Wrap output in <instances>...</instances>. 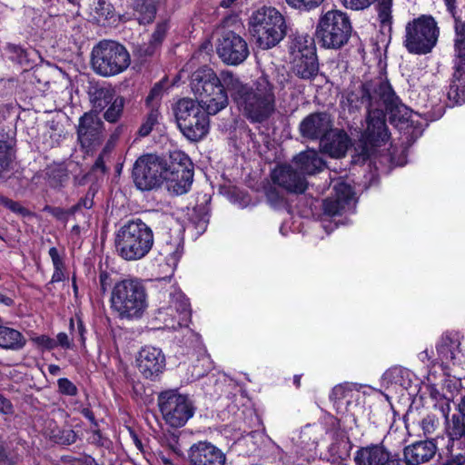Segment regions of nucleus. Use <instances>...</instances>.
<instances>
[{"label": "nucleus", "instance_id": "0e129e2a", "mask_svg": "<svg viewBox=\"0 0 465 465\" xmlns=\"http://www.w3.org/2000/svg\"><path fill=\"white\" fill-rule=\"evenodd\" d=\"M54 342L56 343V347L60 346L65 350L74 349V343L65 332H59Z\"/></svg>", "mask_w": 465, "mask_h": 465}, {"label": "nucleus", "instance_id": "ddd939ff", "mask_svg": "<svg viewBox=\"0 0 465 465\" xmlns=\"http://www.w3.org/2000/svg\"><path fill=\"white\" fill-rule=\"evenodd\" d=\"M158 406L165 422L173 428L184 426L195 411L190 398L177 390L162 391L158 396Z\"/></svg>", "mask_w": 465, "mask_h": 465}, {"label": "nucleus", "instance_id": "f3484780", "mask_svg": "<svg viewBox=\"0 0 465 465\" xmlns=\"http://www.w3.org/2000/svg\"><path fill=\"white\" fill-rule=\"evenodd\" d=\"M334 194L322 203L324 214L328 216L341 215L354 207V192L351 185L343 182L337 183L333 187Z\"/></svg>", "mask_w": 465, "mask_h": 465}, {"label": "nucleus", "instance_id": "6e6552de", "mask_svg": "<svg viewBox=\"0 0 465 465\" xmlns=\"http://www.w3.org/2000/svg\"><path fill=\"white\" fill-rule=\"evenodd\" d=\"M92 67L99 75L109 77L125 71L131 63L130 54L121 44L104 40L92 50Z\"/></svg>", "mask_w": 465, "mask_h": 465}, {"label": "nucleus", "instance_id": "f704fd0d", "mask_svg": "<svg viewBox=\"0 0 465 465\" xmlns=\"http://www.w3.org/2000/svg\"><path fill=\"white\" fill-rule=\"evenodd\" d=\"M163 252L166 256L168 264L173 267V271L183 253V239L179 232L174 236L170 235L169 239L165 240Z\"/></svg>", "mask_w": 465, "mask_h": 465}, {"label": "nucleus", "instance_id": "72a5a7b5", "mask_svg": "<svg viewBox=\"0 0 465 465\" xmlns=\"http://www.w3.org/2000/svg\"><path fill=\"white\" fill-rule=\"evenodd\" d=\"M170 29L167 20L160 21L156 24L155 28L151 35L148 45L141 46L139 53L141 56H151L156 49L160 47Z\"/></svg>", "mask_w": 465, "mask_h": 465}, {"label": "nucleus", "instance_id": "f03ea898", "mask_svg": "<svg viewBox=\"0 0 465 465\" xmlns=\"http://www.w3.org/2000/svg\"><path fill=\"white\" fill-rule=\"evenodd\" d=\"M232 101L252 123H262L275 111L273 85L267 76L259 77L252 85L243 84L234 74H225Z\"/></svg>", "mask_w": 465, "mask_h": 465}, {"label": "nucleus", "instance_id": "864d4df0", "mask_svg": "<svg viewBox=\"0 0 465 465\" xmlns=\"http://www.w3.org/2000/svg\"><path fill=\"white\" fill-rule=\"evenodd\" d=\"M69 329H70L71 334L73 335V339L76 338L84 346L85 343L86 330H85L83 321L80 318H78L76 320V327H75L74 319H71L70 322H69Z\"/></svg>", "mask_w": 465, "mask_h": 465}, {"label": "nucleus", "instance_id": "a19ab883", "mask_svg": "<svg viewBox=\"0 0 465 465\" xmlns=\"http://www.w3.org/2000/svg\"><path fill=\"white\" fill-rule=\"evenodd\" d=\"M447 452L442 458L441 465H464L465 450L459 447L460 442L450 440Z\"/></svg>", "mask_w": 465, "mask_h": 465}, {"label": "nucleus", "instance_id": "c9c22d12", "mask_svg": "<svg viewBox=\"0 0 465 465\" xmlns=\"http://www.w3.org/2000/svg\"><path fill=\"white\" fill-rule=\"evenodd\" d=\"M290 52L292 58L316 54L314 40L308 35H298L294 36L291 45Z\"/></svg>", "mask_w": 465, "mask_h": 465}, {"label": "nucleus", "instance_id": "6e6d98bb", "mask_svg": "<svg viewBox=\"0 0 465 465\" xmlns=\"http://www.w3.org/2000/svg\"><path fill=\"white\" fill-rule=\"evenodd\" d=\"M109 158L110 149L108 146H105L96 158L92 170L94 172H100L101 173H104L107 171L106 162L109 160Z\"/></svg>", "mask_w": 465, "mask_h": 465}, {"label": "nucleus", "instance_id": "052dcab7", "mask_svg": "<svg viewBox=\"0 0 465 465\" xmlns=\"http://www.w3.org/2000/svg\"><path fill=\"white\" fill-rule=\"evenodd\" d=\"M94 10L99 16L108 18L113 13V5L106 0H97Z\"/></svg>", "mask_w": 465, "mask_h": 465}, {"label": "nucleus", "instance_id": "4d7b16f0", "mask_svg": "<svg viewBox=\"0 0 465 465\" xmlns=\"http://www.w3.org/2000/svg\"><path fill=\"white\" fill-rule=\"evenodd\" d=\"M425 436L432 435L439 427V420L434 415H427L420 422Z\"/></svg>", "mask_w": 465, "mask_h": 465}, {"label": "nucleus", "instance_id": "dca6fc26", "mask_svg": "<svg viewBox=\"0 0 465 465\" xmlns=\"http://www.w3.org/2000/svg\"><path fill=\"white\" fill-rule=\"evenodd\" d=\"M274 184L292 193H302L307 189V181L292 163L277 165L271 173Z\"/></svg>", "mask_w": 465, "mask_h": 465}, {"label": "nucleus", "instance_id": "338daca9", "mask_svg": "<svg viewBox=\"0 0 465 465\" xmlns=\"http://www.w3.org/2000/svg\"><path fill=\"white\" fill-rule=\"evenodd\" d=\"M100 290L104 294L112 285V279L109 272L102 271L99 274Z\"/></svg>", "mask_w": 465, "mask_h": 465}, {"label": "nucleus", "instance_id": "ea45409f", "mask_svg": "<svg viewBox=\"0 0 465 465\" xmlns=\"http://www.w3.org/2000/svg\"><path fill=\"white\" fill-rule=\"evenodd\" d=\"M410 371L401 367L389 369L383 375L384 381L388 383L408 389L411 386Z\"/></svg>", "mask_w": 465, "mask_h": 465}, {"label": "nucleus", "instance_id": "4c0bfd02", "mask_svg": "<svg viewBox=\"0 0 465 465\" xmlns=\"http://www.w3.org/2000/svg\"><path fill=\"white\" fill-rule=\"evenodd\" d=\"M5 50L8 58L21 65L31 67L35 64L33 59L35 54V49H26L18 45L8 44Z\"/></svg>", "mask_w": 465, "mask_h": 465}, {"label": "nucleus", "instance_id": "6ab92c4d", "mask_svg": "<svg viewBox=\"0 0 465 465\" xmlns=\"http://www.w3.org/2000/svg\"><path fill=\"white\" fill-rule=\"evenodd\" d=\"M137 367L143 378L154 381L165 368V356L159 348L144 347L136 359Z\"/></svg>", "mask_w": 465, "mask_h": 465}, {"label": "nucleus", "instance_id": "8fccbe9b", "mask_svg": "<svg viewBox=\"0 0 465 465\" xmlns=\"http://www.w3.org/2000/svg\"><path fill=\"white\" fill-rule=\"evenodd\" d=\"M96 192V188L94 186H91L87 191L86 194L84 197H82L76 204L70 207L71 214L76 213L83 208L91 209L94 205V197Z\"/></svg>", "mask_w": 465, "mask_h": 465}, {"label": "nucleus", "instance_id": "9b49d317", "mask_svg": "<svg viewBox=\"0 0 465 465\" xmlns=\"http://www.w3.org/2000/svg\"><path fill=\"white\" fill-rule=\"evenodd\" d=\"M168 159L153 153L140 156L133 168V179L141 191L159 188L165 178Z\"/></svg>", "mask_w": 465, "mask_h": 465}, {"label": "nucleus", "instance_id": "58836bf2", "mask_svg": "<svg viewBox=\"0 0 465 465\" xmlns=\"http://www.w3.org/2000/svg\"><path fill=\"white\" fill-rule=\"evenodd\" d=\"M348 443L350 442L348 441ZM348 456L349 449L347 448V442L342 439H336L330 444L327 452L322 456V459L331 463H336L346 460Z\"/></svg>", "mask_w": 465, "mask_h": 465}, {"label": "nucleus", "instance_id": "49530a36", "mask_svg": "<svg viewBox=\"0 0 465 465\" xmlns=\"http://www.w3.org/2000/svg\"><path fill=\"white\" fill-rule=\"evenodd\" d=\"M377 1V11H378V18L381 25V26H388L391 28V6L392 0H376Z\"/></svg>", "mask_w": 465, "mask_h": 465}, {"label": "nucleus", "instance_id": "5701e85b", "mask_svg": "<svg viewBox=\"0 0 465 465\" xmlns=\"http://www.w3.org/2000/svg\"><path fill=\"white\" fill-rule=\"evenodd\" d=\"M351 140L348 134L339 129L329 131L320 142L322 151L332 158H341L345 155Z\"/></svg>", "mask_w": 465, "mask_h": 465}, {"label": "nucleus", "instance_id": "c03bdc74", "mask_svg": "<svg viewBox=\"0 0 465 465\" xmlns=\"http://www.w3.org/2000/svg\"><path fill=\"white\" fill-rule=\"evenodd\" d=\"M125 100L123 96L118 95L105 108L104 118L109 123H116L122 116Z\"/></svg>", "mask_w": 465, "mask_h": 465}, {"label": "nucleus", "instance_id": "473e14b6", "mask_svg": "<svg viewBox=\"0 0 465 465\" xmlns=\"http://www.w3.org/2000/svg\"><path fill=\"white\" fill-rule=\"evenodd\" d=\"M90 101L93 110L101 113L111 104L117 96L116 91L111 85L94 86L89 92Z\"/></svg>", "mask_w": 465, "mask_h": 465}, {"label": "nucleus", "instance_id": "c85d7f7f", "mask_svg": "<svg viewBox=\"0 0 465 465\" xmlns=\"http://www.w3.org/2000/svg\"><path fill=\"white\" fill-rule=\"evenodd\" d=\"M460 341L458 333H444L436 347L440 359L443 362L456 364L457 355L460 352Z\"/></svg>", "mask_w": 465, "mask_h": 465}, {"label": "nucleus", "instance_id": "aec40b11", "mask_svg": "<svg viewBox=\"0 0 465 465\" xmlns=\"http://www.w3.org/2000/svg\"><path fill=\"white\" fill-rule=\"evenodd\" d=\"M190 465H225L226 455L222 450L208 441L193 444L188 451Z\"/></svg>", "mask_w": 465, "mask_h": 465}, {"label": "nucleus", "instance_id": "f8f14e48", "mask_svg": "<svg viewBox=\"0 0 465 465\" xmlns=\"http://www.w3.org/2000/svg\"><path fill=\"white\" fill-rule=\"evenodd\" d=\"M164 176V183L171 193H186L193 181V164L190 157L179 150L171 152Z\"/></svg>", "mask_w": 465, "mask_h": 465}, {"label": "nucleus", "instance_id": "412c9836", "mask_svg": "<svg viewBox=\"0 0 465 465\" xmlns=\"http://www.w3.org/2000/svg\"><path fill=\"white\" fill-rule=\"evenodd\" d=\"M331 127V115L325 112H316L310 114L300 123L299 131L303 138L321 142Z\"/></svg>", "mask_w": 465, "mask_h": 465}, {"label": "nucleus", "instance_id": "a18cd8bd", "mask_svg": "<svg viewBox=\"0 0 465 465\" xmlns=\"http://www.w3.org/2000/svg\"><path fill=\"white\" fill-rule=\"evenodd\" d=\"M50 438L57 444L71 445L77 440L78 434L69 428L56 429L51 431Z\"/></svg>", "mask_w": 465, "mask_h": 465}, {"label": "nucleus", "instance_id": "4468645a", "mask_svg": "<svg viewBox=\"0 0 465 465\" xmlns=\"http://www.w3.org/2000/svg\"><path fill=\"white\" fill-rule=\"evenodd\" d=\"M216 51L221 60L229 65H238L249 56L246 41L232 31L224 32L218 40Z\"/></svg>", "mask_w": 465, "mask_h": 465}, {"label": "nucleus", "instance_id": "b1692460", "mask_svg": "<svg viewBox=\"0 0 465 465\" xmlns=\"http://www.w3.org/2000/svg\"><path fill=\"white\" fill-rule=\"evenodd\" d=\"M438 447L434 440H419L403 449L404 457L412 465H421L430 461L436 455Z\"/></svg>", "mask_w": 465, "mask_h": 465}, {"label": "nucleus", "instance_id": "de8ad7c7", "mask_svg": "<svg viewBox=\"0 0 465 465\" xmlns=\"http://www.w3.org/2000/svg\"><path fill=\"white\" fill-rule=\"evenodd\" d=\"M455 31L456 60L465 61V23L457 24L455 26Z\"/></svg>", "mask_w": 465, "mask_h": 465}, {"label": "nucleus", "instance_id": "37998d69", "mask_svg": "<svg viewBox=\"0 0 465 465\" xmlns=\"http://www.w3.org/2000/svg\"><path fill=\"white\" fill-rule=\"evenodd\" d=\"M48 254L52 260L54 266V272L51 278V282H59L64 280V262L60 256L58 250L55 247H51Z\"/></svg>", "mask_w": 465, "mask_h": 465}, {"label": "nucleus", "instance_id": "39448f33", "mask_svg": "<svg viewBox=\"0 0 465 465\" xmlns=\"http://www.w3.org/2000/svg\"><path fill=\"white\" fill-rule=\"evenodd\" d=\"M153 243L152 228L140 218L127 221L115 233V250L124 261H138L144 258L152 250Z\"/></svg>", "mask_w": 465, "mask_h": 465}, {"label": "nucleus", "instance_id": "2eb2a0df", "mask_svg": "<svg viewBox=\"0 0 465 465\" xmlns=\"http://www.w3.org/2000/svg\"><path fill=\"white\" fill-rule=\"evenodd\" d=\"M367 110V127L363 136L372 146H381L384 144L391 136L388 130L383 109L376 106L365 108Z\"/></svg>", "mask_w": 465, "mask_h": 465}, {"label": "nucleus", "instance_id": "e433bc0d", "mask_svg": "<svg viewBox=\"0 0 465 465\" xmlns=\"http://www.w3.org/2000/svg\"><path fill=\"white\" fill-rule=\"evenodd\" d=\"M25 345L23 334L9 327L0 326V346L5 349L20 350Z\"/></svg>", "mask_w": 465, "mask_h": 465}, {"label": "nucleus", "instance_id": "5fc2aeb1", "mask_svg": "<svg viewBox=\"0 0 465 465\" xmlns=\"http://www.w3.org/2000/svg\"><path fill=\"white\" fill-rule=\"evenodd\" d=\"M351 392V389L349 384H347V383L339 384V385H336L332 389L329 398L331 401L336 403V402L347 398Z\"/></svg>", "mask_w": 465, "mask_h": 465}, {"label": "nucleus", "instance_id": "774afa93", "mask_svg": "<svg viewBox=\"0 0 465 465\" xmlns=\"http://www.w3.org/2000/svg\"><path fill=\"white\" fill-rule=\"evenodd\" d=\"M386 465H412L410 460L402 454V457L397 453L392 452Z\"/></svg>", "mask_w": 465, "mask_h": 465}, {"label": "nucleus", "instance_id": "7c9ffc66", "mask_svg": "<svg viewBox=\"0 0 465 465\" xmlns=\"http://www.w3.org/2000/svg\"><path fill=\"white\" fill-rule=\"evenodd\" d=\"M209 114L205 111L193 119L183 124L180 131L183 134L192 142H197L203 139L208 133L209 130Z\"/></svg>", "mask_w": 465, "mask_h": 465}, {"label": "nucleus", "instance_id": "bf43d9fd", "mask_svg": "<svg viewBox=\"0 0 465 465\" xmlns=\"http://www.w3.org/2000/svg\"><path fill=\"white\" fill-rule=\"evenodd\" d=\"M341 4L351 10H363L369 7L374 0H340Z\"/></svg>", "mask_w": 465, "mask_h": 465}, {"label": "nucleus", "instance_id": "0eeeda50", "mask_svg": "<svg viewBox=\"0 0 465 465\" xmlns=\"http://www.w3.org/2000/svg\"><path fill=\"white\" fill-rule=\"evenodd\" d=\"M157 287L168 283L166 292L168 301L160 306L155 313V320L163 324V328L176 331L179 328L188 327L191 321V309L188 299L175 286L173 275L156 280Z\"/></svg>", "mask_w": 465, "mask_h": 465}, {"label": "nucleus", "instance_id": "9d476101", "mask_svg": "<svg viewBox=\"0 0 465 465\" xmlns=\"http://www.w3.org/2000/svg\"><path fill=\"white\" fill-rule=\"evenodd\" d=\"M439 28L434 18L422 15L407 23L403 45L411 54H426L436 45Z\"/></svg>", "mask_w": 465, "mask_h": 465}, {"label": "nucleus", "instance_id": "3c124183", "mask_svg": "<svg viewBox=\"0 0 465 465\" xmlns=\"http://www.w3.org/2000/svg\"><path fill=\"white\" fill-rule=\"evenodd\" d=\"M289 6L301 12H310L318 8L324 0H285Z\"/></svg>", "mask_w": 465, "mask_h": 465}, {"label": "nucleus", "instance_id": "cd10ccee", "mask_svg": "<svg viewBox=\"0 0 465 465\" xmlns=\"http://www.w3.org/2000/svg\"><path fill=\"white\" fill-rule=\"evenodd\" d=\"M173 111L177 125L181 128L190 119L200 116L201 114L205 112V109L200 103L191 98H182L173 105Z\"/></svg>", "mask_w": 465, "mask_h": 465}, {"label": "nucleus", "instance_id": "f257e3e1", "mask_svg": "<svg viewBox=\"0 0 465 465\" xmlns=\"http://www.w3.org/2000/svg\"><path fill=\"white\" fill-rule=\"evenodd\" d=\"M347 101L350 111L372 106L382 108L383 113L389 114L390 122L394 125L408 123L412 114V111L401 103L381 74L354 85L347 94Z\"/></svg>", "mask_w": 465, "mask_h": 465}, {"label": "nucleus", "instance_id": "a878e982", "mask_svg": "<svg viewBox=\"0 0 465 465\" xmlns=\"http://www.w3.org/2000/svg\"><path fill=\"white\" fill-rule=\"evenodd\" d=\"M292 163L304 177L305 175H312L322 171L325 166V162L314 150L300 153L293 157Z\"/></svg>", "mask_w": 465, "mask_h": 465}, {"label": "nucleus", "instance_id": "1a4fd4ad", "mask_svg": "<svg viewBox=\"0 0 465 465\" xmlns=\"http://www.w3.org/2000/svg\"><path fill=\"white\" fill-rule=\"evenodd\" d=\"M351 32L349 16L340 10H330L320 16L315 34L323 47L340 49L348 43Z\"/></svg>", "mask_w": 465, "mask_h": 465}, {"label": "nucleus", "instance_id": "7ed1b4c3", "mask_svg": "<svg viewBox=\"0 0 465 465\" xmlns=\"http://www.w3.org/2000/svg\"><path fill=\"white\" fill-rule=\"evenodd\" d=\"M110 307L120 320L141 319L148 309V293L143 282L136 277L115 282L111 291Z\"/></svg>", "mask_w": 465, "mask_h": 465}, {"label": "nucleus", "instance_id": "e2e57ef3", "mask_svg": "<svg viewBox=\"0 0 465 465\" xmlns=\"http://www.w3.org/2000/svg\"><path fill=\"white\" fill-rule=\"evenodd\" d=\"M33 341L38 346L45 349V350H54L56 348V343L54 342V339L47 336V335H40L33 339Z\"/></svg>", "mask_w": 465, "mask_h": 465}, {"label": "nucleus", "instance_id": "69168bd1", "mask_svg": "<svg viewBox=\"0 0 465 465\" xmlns=\"http://www.w3.org/2000/svg\"><path fill=\"white\" fill-rule=\"evenodd\" d=\"M266 198L270 204L276 208L282 203V198L279 195L278 192L273 188H269L266 191Z\"/></svg>", "mask_w": 465, "mask_h": 465}, {"label": "nucleus", "instance_id": "09e8293b", "mask_svg": "<svg viewBox=\"0 0 465 465\" xmlns=\"http://www.w3.org/2000/svg\"><path fill=\"white\" fill-rule=\"evenodd\" d=\"M160 113L158 109L152 108L148 114L146 115V118L144 122L142 124L138 130V134L141 137L147 136L153 130V126L158 123Z\"/></svg>", "mask_w": 465, "mask_h": 465}, {"label": "nucleus", "instance_id": "20e7f679", "mask_svg": "<svg viewBox=\"0 0 465 465\" xmlns=\"http://www.w3.org/2000/svg\"><path fill=\"white\" fill-rule=\"evenodd\" d=\"M225 74L233 73L223 70L218 75L213 69L204 66L197 69L191 76L190 85L193 93L211 115L218 114L229 104Z\"/></svg>", "mask_w": 465, "mask_h": 465}, {"label": "nucleus", "instance_id": "4be33fe9", "mask_svg": "<svg viewBox=\"0 0 465 465\" xmlns=\"http://www.w3.org/2000/svg\"><path fill=\"white\" fill-rule=\"evenodd\" d=\"M393 450L383 441L359 447L354 452V465H386Z\"/></svg>", "mask_w": 465, "mask_h": 465}, {"label": "nucleus", "instance_id": "a211bd4d", "mask_svg": "<svg viewBox=\"0 0 465 465\" xmlns=\"http://www.w3.org/2000/svg\"><path fill=\"white\" fill-rule=\"evenodd\" d=\"M104 123L97 114L85 113L80 119L77 129L78 141L82 147L90 149L103 141Z\"/></svg>", "mask_w": 465, "mask_h": 465}, {"label": "nucleus", "instance_id": "bb28decb", "mask_svg": "<svg viewBox=\"0 0 465 465\" xmlns=\"http://www.w3.org/2000/svg\"><path fill=\"white\" fill-rule=\"evenodd\" d=\"M161 0H131L132 18L140 25L152 24L158 12Z\"/></svg>", "mask_w": 465, "mask_h": 465}, {"label": "nucleus", "instance_id": "423d86ee", "mask_svg": "<svg viewBox=\"0 0 465 465\" xmlns=\"http://www.w3.org/2000/svg\"><path fill=\"white\" fill-rule=\"evenodd\" d=\"M282 15L274 7L262 6L252 13L248 30L258 47L263 50L278 45L286 35Z\"/></svg>", "mask_w": 465, "mask_h": 465}, {"label": "nucleus", "instance_id": "13d9d810", "mask_svg": "<svg viewBox=\"0 0 465 465\" xmlns=\"http://www.w3.org/2000/svg\"><path fill=\"white\" fill-rule=\"evenodd\" d=\"M58 391L67 396H75L78 393L77 387L67 378H60L57 381Z\"/></svg>", "mask_w": 465, "mask_h": 465}, {"label": "nucleus", "instance_id": "c756f323", "mask_svg": "<svg viewBox=\"0 0 465 465\" xmlns=\"http://www.w3.org/2000/svg\"><path fill=\"white\" fill-rule=\"evenodd\" d=\"M448 97L457 104L465 103V61L455 60Z\"/></svg>", "mask_w": 465, "mask_h": 465}, {"label": "nucleus", "instance_id": "79ce46f5", "mask_svg": "<svg viewBox=\"0 0 465 465\" xmlns=\"http://www.w3.org/2000/svg\"><path fill=\"white\" fill-rule=\"evenodd\" d=\"M447 433L450 440L459 442L461 439L465 440V417L453 415L448 424Z\"/></svg>", "mask_w": 465, "mask_h": 465}, {"label": "nucleus", "instance_id": "603ef678", "mask_svg": "<svg viewBox=\"0 0 465 465\" xmlns=\"http://www.w3.org/2000/svg\"><path fill=\"white\" fill-rule=\"evenodd\" d=\"M0 204L20 216L26 217L31 215V212L22 206L18 202L13 201L2 194H0Z\"/></svg>", "mask_w": 465, "mask_h": 465}, {"label": "nucleus", "instance_id": "2f4dec72", "mask_svg": "<svg viewBox=\"0 0 465 465\" xmlns=\"http://www.w3.org/2000/svg\"><path fill=\"white\" fill-rule=\"evenodd\" d=\"M292 71L301 79H313L319 72L317 54L292 58Z\"/></svg>", "mask_w": 465, "mask_h": 465}, {"label": "nucleus", "instance_id": "393cba45", "mask_svg": "<svg viewBox=\"0 0 465 465\" xmlns=\"http://www.w3.org/2000/svg\"><path fill=\"white\" fill-rule=\"evenodd\" d=\"M15 141L7 134H0V181L13 175L15 165Z\"/></svg>", "mask_w": 465, "mask_h": 465}, {"label": "nucleus", "instance_id": "680f3d73", "mask_svg": "<svg viewBox=\"0 0 465 465\" xmlns=\"http://www.w3.org/2000/svg\"><path fill=\"white\" fill-rule=\"evenodd\" d=\"M295 453H296L297 459H293L292 457V452L288 453V452H285V451L282 450V453L280 455V459L282 460H284L287 463H295L296 461H299L300 460L309 461L311 459L314 458L313 454L299 453L298 451H296Z\"/></svg>", "mask_w": 465, "mask_h": 465}]
</instances>
